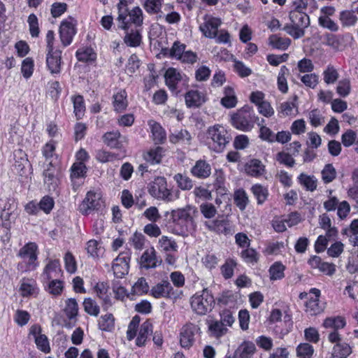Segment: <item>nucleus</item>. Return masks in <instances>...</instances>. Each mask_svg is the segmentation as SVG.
I'll list each match as a JSON object with an SVG mask.
<instances>
[{
  "label": "nucleus",
  "mask_w": 358,
  "mask_h": 358,
  "mask_svg": "<svg viewBox=\"0 0 358 358\" xmlns=\"http://www.w3.org/2000/svg\"><path fill=\"white\" fill-rule=\"evenodd\" d=\"M259 120V117L256 115L253 107L245 104L230 115L229 122L237 130L248 132L254 128Z\"/></svg>",
  "instance_id": "obj_1"
},
{
  "label": "nucleus",
  "mask_w": 358,
  "mask_h": 358,
  "mask_svg": "<svg viewBox=\"0 0 358 358\" xmlns=\"http://www.w3.org/2000/svg\"><path fill=\"white\" fill-rule=\"evenodd\" d=\"M231 141L230 131L222 124H215L206 131V145L215 152H222Z\"/></svg>",
  "instance_id": "obj_2"
},
{
  "label": "nucleus",
  "mask_w": 358,
  "mask_h": 358,
  "mask_svg": "<svg viewBox=\"0 0 358 358\" xmlns=\"http://www.w3.org/2000/svg\"><path fill=\"white\" fill-rule=\"evenodd\" d=\"M190 306L193 312L198 315H206L210 313L215 306V299L212 292L204 288L196 292L190 299Z\"/></svg>",
  "instance_id": "obj_3"
},
{
  "label": "nucleus",
  "mask_w": 358,
  "mask_h": 358,
  "mask_svg": "<svg viewBox=\"0 0 358 358\" xmlns=\"http://www.w3.org/2000/svg\"><path fill=\"white\" fill-rule=\"evenodd\" d=\"M291 24L284 26L283 30L294 38H299L303 36L306 28L310 24V18L306 12L292 10L289 15Z\"/></svg>",
  "instance_id": "obj_4"
},
{
  "label": "nucleus",
  "mask_w": 358,
  "mask_h": 358,
  "mask_svg": "<svg viewBox=\"0 0 358 358\" xmlns=\"http://www.w3.org/2000/svg\"><path fill=\"white\" fill-rule=\"evenodd\" d=\"M282 312L280 309H273L270 314L269 322L271 323L280 322L281 325H276L274 328V331L276 334L284 336L291 331L293 327V322L291 315L285 314L282 321Z\"/></svg>",
  "instance_id": "obj_5"
},
{
  "label": "nucleus",
  "mask_w": 358,
  "mask_h": 358,
  "mask_svg": "<svg viewBox=\"0 0 358 358\" xmlns=\"http://www.w3.org/2000/svg\"><path fill=\"white\" fill-rule=\"evenodd\" d=\"M0 206L1 224L3 227L9 229L17 216V203L14 199L8 198L5 201L3 206H1V204H0Z\"/></svg>",
  "instance_id": "obj_6"
},
{
  "label": "nucleus",
  "mask_w": 358,
  "mask_h": 358,
  "mask_svg": "<svg viewBox=\"0 0 358 358\" xmlns=\"http://www.w3.org/2000/svg\"><path fill=\"white\" fill-rule=\"evenodd\" d=\"M38 246L35 243L29 242L21 248L17 256L26 264L27 269H35L38 266L37 251Z\"/></svg>",
  "instance_id": "obj_7"
},
{
  "label": "nucleus",
  "mask_w": 358,
  "mask_h": 358,
  "mask_svg": "<svg viewBox=\"0 0 358 358\" xmlns=\"http://www.w3.org/2000/svg\"><path fill=\"white\" fill-rule=\"evenodd\" d=\"M102 203L99 193L90 191L79 206L80 212L83 215H89L93 210L100 208Z\"/></svg>",
  "instance_id": "obj_8"
},
{
  "label": "nucleus",
  "mask_w": 358,
  "mask_h": 358,
  "mask_svg": "<svg viewBox=\"0 0 358 358\" xmlns=\"http://www.w3.org/2000/svg\"><path fill=\"white\" fill-rule=\"evenodd\" d=\"M103 143L110 149L122 150L128 143V138L118 130L108 131L102 136Z\"/></svg>",
  "instance_id": "obj_9"
},
{
  "label": "nucleus",
  "mask_w": 358,
  "mask_h": 358,
  "mask_svg": "<svg viewBox=\"0 0 358 358\" xmlns=\"http://www.w3.org/2000/svg\"><path fill=\"white\" fill-rule=\"evenodd\" d=\"M166 186L165 178L157 177L149 184L148 192L155 198L164 199L169 195Z\"/></svg>",
  "instance_id": "obj_10"
},
{
  "label": "nucleus",
  "mask_w": 358,
  "mask_h": 358,
  "mask_svg": "<svg viewBox=\"0 0 358 358\" xmlns=\"http://www.w3.org/2000/svg\"><path fill=\"white\" fill-rule=\"evenodd\" d=\"M309 294L313 296H310L308 298L305 304V310L311 315H317L323 311V308L320 303L321 292L319 289L311 288Z\"/></svg>",
  "instance_id": "obj_11"
},
{
  "label": "nucleus",
  "mask_w": 358,
  "mask_h": 358,
  "mask_svg": "<svg viewBox=\"0 0 358 358\" xmlns=\"http://www.w3.org/2000/svg\"><path fill=\"white\" fill-rule=\"evenodd\" d=\"M205 225L210 231L218 234L227 236L232 234L234 232L230 221L225 218L215 219L211 222H206Z\"/></svg>",
  "instance_id": "obj_12"
},
{
  "label": "nucleus",
  "mask_w": 358,
  "mask_h": 358,
  "mask_svg": "<svg viewBox=\"0 0 358 358\" xmlns=\"http://www.w3.org/2000/svg\"><path fill=\"white\" fill-rule=\"evenodd\" d=\"M43 176L44 183L47 185L49 192H56L59 183V180L57 176L56 167L50 162L46 169H44Z\"/></svg>",
  "instance_id": "obj_13"
},
{
  "label": "nucleus",
  "mask_w": 358,
  "mask_h": 358,
  "mask_svg": "<svg viewBox=\"0 0 358 358\" xmlns=\"http://www.w3.org/2000/svg\"><path fill=\"white\" fill-rule=\"evenodd\" d=\"M46 65L52 74H59L61 71L62 51L52 50V52L47 50Z\"/></svg>",
  "instance_id": "obj_14"
},
{
  "label": "nucleus",
  "mask_w": 358,
  "mask_h": 358,
  "mask_svg": "<svg viewBox=\"0 0 358 358\" xmlns=\"http://www.w3.org/2000/svg\"><path fill=\"white\" fill-rule=\"evenodd\" d=\"M185 103L187 108H199L206 101V94L197 90H190L185 94Z\"/></svg>",
  "instance_id": "obj_15"
},
{
  "label": "nucleus",
  "mask_w": 358,
  "mask_h": 358,
  "mask_svg": "<svg viewBox=\"0 0 358 358\" xmlns=\"http://www.w3.org/2000/svg\"><path fill=\"white\" fill-rule=\"evenodd\" d=\"M162 262L160 257L157 256V252L154 248L146 250L141 257V266L146 269L156 268Z\"/></svg>",
  "instance_id": "obj_16"
},
{
  "label": "nucleus",
  "mask_w": 358,
  "mask_h": 358,
  "mask_svg": "<svg viewBox=\"0 0 358 358\" xmlns=\"http://www.w3.org/2000/svg\"><path fill=\"white\" fill-rule=\"evenodd\" d=\"M75 34L76 28L73 23L68 20L62 21L59 27V35L64 46L71 44Z\"/></svg>",
  "instance_id": "obj_17"
},
{
  "label": "nucleus",
  "mask_w": 358,
  "mask_h": 358,
  "mask_svg": "<svg viewBox=\"0 0 358 358\" xmlns=\"http://www.w3.org/2000/svg\"><path fill=\"white\" fill-rule=\"evenodd\" d=\"M151 294L157 299L162 297L176 298L173 287L167 280H164L152 287L151 289Z\"/></svg>",
  "instance_id": "obj_18"
},
{
  "label": "nucleus",
  "mask_w": 358,
  "mask_h": 358,
  "mask_svg": "<svg viewBox=\"0 0 358 358\" xmlns=\"http://www.w3.org/2000/svg\"><path fill=\"white\" fill-rule=\"evenodd\" d=\"M245 171L248 176L259 178L266 173V167L261 160L252 159L245 164Z\"/></svg>",
  "instance_id": "obj_19"
},
{
  "label": "nucleus",
  "mask_w": 358,
  "mask_h": 358,
  "mask_svg": "<svg viewBox=\"0 0 358 358\" xmlns=\"http://www.w3.org/2000/svg\"><path fill=\"white\" fill-rule=\"evenodd\" d=\"M208 334L211 338L220 339L228 332V329L220 320H210L206 322Z\"/></svg>",
  "instance_id": "obj_20"
},
{
  "label": "nucleus",
  "mask_w": 358,
  "mask_h": 358,
  "mask_svg": "<svg viewBox=\"0 0 358 358\" xmlns=\"http://www.w3.org/2000/svg\"><path fill=\"white\" fill-rule=\"evenodd\" d=\"M195 326L193 324L184 325L180 331V347L189 348L194 342Z\"/></svg>",
  "instance_id": "obj_21"
},
{
  "label": "nucleus",
  "mask_w": 358,
  "mask_h": 358,
  "mask_svg": "<svg viewBox=\"0 0 358 358\" xmlns=\"http://www.w3.org/2000/svg\"><path fill=\"white\" fill-rule=\"evenodd\" d=\"M221 24L220 18L211 17L206 20L203 27H200L205 36L209 38H215L217 36L218 27Z\"/></svg>",
  "instance_id": "obj_22"
},
{
  "label": "nucleus",
  "mask_w": 358,
  "mask_h": 358,
  "mask_svg": "<svg viewBox=\"0 0 358 358\" xmlns=\"http://www.w3.org/2000/svg\"><path fill=\"white\" fill-rule=\"evenodd\" d=\"M296 100L297 97L295 96L292 101H287L281 103L278 108V116L282 117L296 115L299 113Z\"/></svg>",
  "instance_id": "obj_23"
},
{
  "label": "nucleus",
  "mask_w": 358,
  "mask_h": 358,
  "mask_svg": "<svg viewBox=\"0 0 358 358\" xmlns=\"http://www.w3.org/2000/svg\"><path fill=\"white\" fill-rule=\"evenodd\" d=\"M127 28H122L126 31V34L124 38V43L130 47H137L139 46L141 43V35L140 34V30L138 28H135V29H130L129 26V22H126Z\"/></svg>",
  "instance_id": "obj_24"
},
{
  "label": "nucleus",
  "mask_w": 358,
  "mask_h": 358,
  "mask_svg": "<svg viewBox=\"0 0 358 358\" xmlns=\"http://www.w3.org/2000/svg\"><path fill=\"white\" fill-rule=\"evenodd\" d=\"M191 173L198 178H206L211 174V167L206 160L199 159L192 168Z\"/></svg>",
  "instance_id": "obj_25"
},
{
  "label": "nucleus",
  "mask_w": 358,
  "mask_h": 358,
  "mask_svg": "<svg viewBox=\"0 0 358 358\" xmlns=\"http://www.w3.org/2000/svg\"><path fill=\"white\" fill-rule=\"evenodd\" d=\"M224 96L220 100V103L226 108H233L238 103V98L234 87L226 86L224 87Z\"/></svg>",
  "instance_id": "obj_26"
},
{
  "label": "nucleus",
  "mask_w": 358,
  "mask_h": 358,
  "mask_svg": "<svg viewBox=\"0 0 358 358\" xmlns=\"http://www.w3.org/2000/svg\"><path fill=\"white\" fill-rule=\"evenodd\" d=\"M256 350V346L253 342L244 341L235 350V355L238 358H252Z\"/></svg>",
  "instance_id": "obj_27"
},
{
  "label": "nucleus",
  "mask_w": 358,
  "mask_h": 358,
  "mask_svg": "<svg viewBox=\"0 0 358 358\" xmlns=\"http://www.w3.org/2000/svg\"><path fill=\"white\" fill-rule=\"evenodd\" d=\"M250 191L256 199L258 205H262L265 203L269 196L268 187L259 183L253 185L250 188Z\"/></svg>",
  "instance_id": "obj_28"
},
{
  "label": "nucleus",
  "mask_w": 358,
  "mask_h": 358,
  "mask_svg": "<svg viewBox=\"0 0 358 358\" xmlns=\"http://www.w3.org/2000/svg\"><path fill=\"white\" fill-rule=\"evenodd\" d=\"M323 43L331 48L334 50H342L343 48V37L341 35H336L332 33H326L323 36Z\"/></svg>",
  "instance_id": "obj_29"
},
{
  "label": "nucleus",
  "mask_w": 358,
  "mask_h": 358,
  "mask_svg": "<svg viewBox=\"0 0 358 358\" xmlns=\"http://www.w3.org/2000/svg\"><path fill=\"white\" fill-rule=\"evenodd\" d=\"M347 322L343 316L338 315L327 317L323 322V327L326 329H333L338 331L346 326Z\"/></svg>",
  "instance_id": "obj_30"
},
{
  "label": "nucleus",
  "mask_w": 358,
  "mask_h": 358,
  "mask_svg": "<svg viewBox=\"0 0 358 358\" xmlns=\"http://www.w3.org/2000/svg\"><path fill=\"white\" fill-rule=\"evenodd\" d=\"M352 352V347L345 342L338 343L332 349L333 358H347Z\"/></svg>",
  "instance_id": "obj_31"
},
{
  "label": "nucleus",
  "mask_w": 358,
  "mask_h": 358,
  "mask_svg": "<svg viewBox=\"0 0 358 358\" xmlns=\"http://www.w3.org/2000/svg\"><path fill=\"white\" fill-rule=\"evenodd\" d=\"M269 45L273 48L280 50H286L291 44V39L287 37H281L277 34H273L268 38Z\"/></svg>",
  "instance_id": "obj_32"
},
{
  "label": "nucleus",
  "mask_w": 358,
  "mask_h": 358,
  "mask_svg": "<svg viewBox=\"0 0 358 358\" xmlns=\"http://www.w3.org/2000/svg\"><path fill=\"white\" fill-rule=\"evenodd\" d=\"M298 182L302 185L306 190L314 192L317 187V180L314 176H309L301 173L297 177Z\"/></svg>",
  "instance_id": "obj_33"
},
{
  "label": "nucleus",
  "mask_w": 358,
  "mask_h": 358,
  "mask_svg": "<svg viewBox=\"0 0 358 358\" xmlns=\"http://www.w3.org/2000/svg\"><path fill=\"white\" fill-rule=\"evenodd\" d=\"M152 333V324L149 320H146L141 326L139 334L136 340V344L139 347L145 345L148 336Z\"/></svg>",
  "instance_id": "obj_34"
},
{
  "label": "nucleus",
  "mask_w": 358,
  "mask_h": 358,
  "mask_svg": "<svg viewBox=\"0 0 358 358\" xmlns=\"http://www.w3.org/2000/svg\"><path fill=\"white\" fill-rule=\"evenodd\" d=\"M62 272L59 261L58 259L50 260L45 266L43 271V275L48 280L58 277Z\"/></svg>",
  "instance_id": "obj_35"
},
{
  "label": "nucleus",
  "mask_w": 358,
  "mask_h": 358,
  "mask_svg": "<svg viewBox=\"0 0 358 358\" xmlns=\"http://www.w3.org/2000/svg\"><path fill=\"white\" fill-rule=\"evenodd\" d=\"M339 20L343 27L354 26L358 18L352 10H344L339 13Z\"/></svg>",
  "instance_id": "obj_36"
},
{
  "label": "nucleus",
  "mask_w": 358,
  "mask_h": 358,
  "mask_svg": "<svg viewBox=\"0 0 358 358\" xmlns=\"http://www.w3.org/2000/svg\"><path fill=\"white\" fill-rule=\"evenodd\" d=\"M237 264V261L235 259L227 258L225 259L224 263L220 267L221 273L225 280L233 277Z\"/></svg>",
  "instance_id": "obj_37"
},
{
  "label": "nucleus",
  "mask_w": 358,
  "mask_h": 358,
  "mask_svg": "<svg viewBox=\"0 0 358 358\" xmlns=\"http://www.w3.org/2000/svg\"><path fill=\"white\" fill-rule=\"evenodd\" d=\"M186 45L180 43V63L193 65L197 62L199 57L192 50H185Z\"/></svg>",
  "instance_id": "obj_38"
},
{
  "label": "nucleus",
  "mask_w": 358,
  "mask_h": 358,
  "mask_svg": "<svg viewBox=\"0 0 358 358\" xmlns=\"http://www.w3.org/2000/svg\"><path fill=\"white\" fill-rule=\"evenodd\" d=\"M87 167L84 163L75 162L71 168V178L73 184L76 180L84 178L86 176Z\"/></svg>",
  "instance_id": "obj_39"
},
{
  "label": "nucleus",
  "mask_w": 358,
  "mask_h": 358,
  "mask_svg": "<svg viewBox=\"0 0 358 358\" xmlns=\"http://www.w3.org/2000/svg\"><path fill=\"white\" fill-rule=\"evenodd\" d=\"M289 69L285 65L282 66L278 75L277 85L279 91L283 94L288 92L287 76H289Z\"/></svg>",
  "instance_id": "obj_40"
},
{
  "label": "nucleus",
  "mask_w": 358,
  "mask_h": 358,
  "mask_svg": "<svg viewBox=\"0 0 358 358\" xmlns=\"http://www.w3.org/2000/svg\"><path fill=\"white\" fill-rule=\"evenodd\" d=\"M165 82L171 91H176L177 85L179 80V73H177L174 68H169L164 75Z\"/></svg>",
  "instance_id": "obj_41"
},
{
  "label": "nucleus",
  "mask_w": 358,
  "mask_h": 358,
  "mask_svg": "<svg viewBox=\"0 0 358 358\" xmlns=\"http://www.w3.org/2000/svg\"><path fill=\"white\" fill-rule=\"evenodd\" d=\"M120 3L117 4L119 15L117 20L119 22V28H127V23L125 20L127 17V6L129 3H131L133 0H119Z\"/></svg>",
  "instance_id": "obj_42"
},
{
  "label": "nucleus",
  "mask_w": 358,
  "mask_h": 358,
  "mask_svg": "<svg viewBox=\"0 0 358 358\" xmlns=\"http://www.w3.org/2000/svg\"><path fill=\"white\" fill-rule=\"evenodd\" d=\"M113 107L117 112H122L127 107V92L121 90L113 95Z\"/></svg>",
  "instance_id": "obj_43"
},
{
  "label": "nucleus",
  "mask_w": 358,
  "mask_h": 358,
  "mask_svg": "<svg viewBox=\"0 0 358 358\" xmlns=\"http://www.w3.org/2000/svg\"><path fill=\"white\" fill-rule=\"evenodd\" d=\"M153 141L156 144L162 143L166 139V134L162 126L155 122L150 123Z\"/></svg>",
  "instance_id": "obj_44"
},
{
  "label": "nucleus",
  "mask_w": 358,
  "mask_h": 358,
  "mask_svg": "<svg viewBox=\"0 0 358 358\" xmlns=\"http://www.w3.org/2000/svg\"><path fill=\"white\" fill-rule=\"evenodd\" d=\"M128 15L129 16V20L127 21L126 19L125 22H129V27L131 24H134L136 26V28L141 26L143 21V11L138 6L134 8L127 13V15Z\"/></svg>",
  "instance_id": "obj_45"
},
{
  "label": "nucleus",
  "mask_w": 358,
  "mask_h": 358,
  "mask_svg": "<svg viewBox=\"0 0 358 358\" xmlns=\"http://www.w3.org/2000/svg\"><path fill=\"white\" fill-rule=\"evenodd\" d=\"M264 123L265 120L263 118L257 123V125L259 127V137L264 141L274 143L275 134H274L270 128L264 125Z\"/></svg>",
  "instance_id": "obj_46"
},
{
  "label": "nucleus",
  "mask_w": 358,
  "mask_h": 358,
  "mask_svg": "<svg viewBox=\"0 0 358 358\" xmlns=\"http://www.w3.org/2000/svg\"><path fill=\"white\" fill-rule=\"evenodd\" d=\"M99 328L104 331H110L115 327V317L112 313L102 315L99 320Z\"/></svg>",
  "instance_id": "obj_47"
},
{
  "label": "nucleus",
  "mask_w": 358,
  "mask_h": 358,
  "mask_svg": "<svg viewBox=\"0 0 358 358\" xmlns=\"http://www.w3.org/2000/svg\"><path fill=\"white\" fill-rule=\"evenodd\" d=\"M234 201L235 205L241 210H244L248 203V197L245 191L239 189L234 192Z\"/></svg>",
  "instance_id": "obj_48"
},
{
  "label": "nucleus",
  "mask_w": 358,
  "mask_h": 358,
  "mask_svg": "<svg viewBox=\"0 0 358 358\" xmlns=\"http://www.w3.org/2000/svg\"><path fill=\"white\" fill-rule=\"evenodd\" d=\"M285 266L280 262H275L269 268L271 280H281L285 277Z\"/></svg>",
  "instance_id": "obj_49"
},
{
  "label": "nucleus",
  "mask_w": 358,
  "mask_h": 358,
  "mask_svg": "<svg viewBox=\"0 0 358 358\" xmlns=\"http://www.w3.org/2000/svg\"><path fill=\"white\" fill-rule=\"evenodd\" d=\"M241 257L248 264H255L259 261V256L255 249L252 248H245L241 252Z\"/></svg>",
  "instance_id": "obj_50"
},
{
  "label": "nucleus",
  "mask_w": 358,
  "mask_h": 358,
  "mask_svg": "<svg viewBox=\"0 0 358 358\" xmlns=\"http://www.w3.org/2000/svg\"><path fill=\"white\" fill-rule=\"evenodd\" d=\"M65 304L64 312L66 317L70 320L75 318L78 313V305L76 300L73 298L68 299Z\"/></svg>",
  "instance_id": "obj_51"
},
{
  "label": "nucleus",
  "mask_w": 358,
  "mask_h": 358,
  "mask_svg": "<svg viewBox=\"0 0 358 358\" xmlns=\"http://www.w3.org/2000/svg\"><path fill=\"white\" fill-rule=\"evenodd\" d=\"M314 351L313 347L308 343H300L296 349L299 358H312Z\"/></svg>",
  "instance_id": "obj_52"
},
{
  "label": "nucleus",
  "mask_w": 358,
  "mask_h": 358,
  "mask_svg": "<svg viewBox=\"0 0 358 358\" xmlns=\"http://www.w3.org/2000/svg\"><path fill=\"white\" fill-rule=\"evenodd\" d=\"M164 150L162 147L157 146L151 149L145 157L147 162L152 164H159L162 160Z\"/></svg>",
  "instance_id": "obj_53"
},
{
  "label": "nucleus",
  "mask_w": 358,
  "mask_h": 358,
  "mask_svg": "<svg viewBox=\"0 0 358 358\" xmlns=\"http://www.w3.org/2000/svg\"><path fill=\"white\" fill-rule=\"evenodd\" d=\"M321 174L322 179L325 184L331 182L336 178V171L332 164H326Z\"/></svg>",
  "instance_id": "obj_54"
},
{
  "label": "nucleus",
  "mask_w": 358,
  "mask_h": 358,
  "mask_svg": "<svg viewBox=\"0 0 358 358\" xmlns=\"http://www.w3.org/2000/svg\"><path fill=\"white\" fill-rule=\"evenodd\" d=\"M83 304L84 310L87 314L95 317L99 315L100 308L94 299L91 298H85Z\"/></svg>",
  "instance_id": "obj_55"
},
{
  "label": "nucleus",
  "mask_w": 358,
  "mask_h": 358,
  "mask_svg": "<svg viewBox=\"0 0 358 358\" xmlns=\"http://www.w3.org/2000/svg\"><path fill=\"white\" fill-rule=\"evenodd\" d=\"M323 79L326 84H334L338 78L339 74L335 67L331 64L328 65L323 71Z\"/></svg>",
  "instance_id": "obj_56"
},
{
  "label": "nucleus",
  "mask_w": 358,
  "mask_h": 358,
  "mask_svg": "<svg viewBox=\"0 0 358 358\" xmlns=\"http://www.w3.org/2000/svg\"><path fill=\"white\" fill-rule=\"evenodd\" d=\"M234 71L241 78H245L250 76L252 73V69L245 66V64L239 60L234 59L233 64Z\"/></svg>",
  "instance_id": "obj_57"
},
{
  "label": "nucleus",
  "mask_w": 358,
  "mask_h": 358,
  "mask_svg": "<svg viewBox=\"0 0 358 358\" xmlns=\"http://www.w3.org/2000/svg\"><path fill=\"white\" fill-rule=\"evenodd\" d=\"M159 244L162 250L166 252H176L178 250V243L166 236H163L159 238Z\"/></svg>",
  "instance_id": "obj_58"
},
{
  "label": "nucleus",
  "mask_w": 358,
  "mask_h": 358,
  "mask_svg": "<svg viewBox=\"0 0 358 358\" xmlns=\"http://www.w3.org/2000/svg\"><path fill=\"white\" fill-rule=\"evenodd\" d=\"M20 292L23 296H28L35 293L36 283L32 280L23 279L20 285Z\"/></svg>",
  "instance_id": "obj_59"
},
{
  "label": "nucleus",
  "mask_w": 358,
  "mask_h": 358,
  "mask_svg": "<svg viewBox=\"0 0 358 358\" xmlns=\"http://www.w3.org/2000/svg\"><path fill=\"white\" fill-rule=\"evenodd\" d=\"M276 161L287 167H293L295 164V159L288 152L280 151L275 156Z\"/></svg>",
  "instance_id": "obj_60"
},
{
  "label": "nucleus",
  "mask_w": 358,
  "mask_h": 358,
  "mask_svg": "<svg viewBox=\"0 0 358 358\" xmlns=\"http://www.w3.org/2000/svg\"><path fill=\"white\" fill-rule=\"evenodd\" d=\"M357 134L352 129L346 130L341 136V143L345 148H349L355 144Z\"/></svg>",
  "instance_id": "obj_61"
},
{
  "label": "nucleus",
  "mask_w": 358,
  "mask_h": 358,
  "mask_svg": "<svg viewBox=\"0 0 358 358\" xmlns=\"http://www.w3.org/2000/svg\"><path fill=\"white\" fill-rule=\"evenodd\" d=\"M74 113L77 119H81L85 110L83 97L80 95L75 96L73 99Z\"/></svg>",
  "instance_id": "obj_62"
},
{
  "label": "nucleus",
  "mask_w": 358,
  "mask_h": 358,
  "mask_svg": "<svg viewBox=\"0 0 358 358\" xmlns=\"http://www.w3.org/2000/svg\"><path fill=\"white\" fill-rule=\"evenodd\" d=\"M301 81L306 87L315 89L319 83V77L315 73H306L301 77Z\"/></svg>",
  "instance_id": "obj_63"
},
{
  "label": "nucleus",
  "mask_w": 358,
  "mask_h": 358,
  "mask_svg": "<svg viewBox=\"0 0 358 358\" xmlns=\"http://www.w3.org/2000/svg\"><path fill=\"white\" fill-rule=\"evenodd\" d=\"M351 90L350 80L348 78L341 80L336 87V92L342 97L347 96Z\"/></svg>",
  "instance_id": "obj_64"
}]
</instances>
